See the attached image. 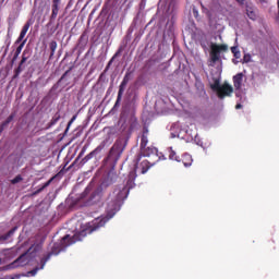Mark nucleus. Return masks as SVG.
Wrapping results in <instances>:
<instances>
[{
	"mask_svg": "<svg viewBox=\"0 0 279 279\" xmlns=\"http://www.w3.org/2000/svg\"><path fill=\"white\" fill-rule=\"evenodd\" d=\"M31 56H32V52L28 49H25L23 51L22 60H21L17 69L15 70V75H19L23 71V69H21V66H23V64H25L27 62V60H29Z\"/></svg>",
	"mask_w": 279,
	"mask_h": 279,
	"instance_id": "obj_12",
	"label": "nucleus"
},
{
	"mask_svg": "<svg viewBox=\"0 0 279 279\" xmlns=\"http://www.w3.org/2000/svg\"><path fill=\"white\" fill-rule=\"evenodd\" d=\"M136 180V170H133L128 175L126 184L121 186H116L113 189L112 194L109 195L111 202L107 205V215L106 217L96 218L93 222H88L81 231L76 232L73 236L66 234L61 240V245L63 247H69V245H73V243H77V241H84L87 234H93L99 228H104L106 223H108L109 219H112L121 210V202L123 199H128V195H130V190L136 186L134 183Z\"/></svg>",
	"mask_w": 279,
	"mask_h": 279,
	"instance_id": "obj_1",
	"label": "nucleus"
},
{
	"mask_svg": "<svg viewBox=\"0 0 279 279\" xmlns=\"http://www.w3.org/2000/svg\"><path fill=\"white\" fill-rule=\"evenodd\" d=\"M60 27V24H57V28Z\"/></svg>",
	"mask_w": 279,
	"mask_h": 279,
	"instance_id": "obj_40",
	"label": "nucleus"
},
{
	"mask_svg": "<svg viewBox=\"0 0 279 279\" xmlns=\"http://www.w3.org/2000/svg\"><path fill=\"white\" fill-rule=\"evenodd\" d=\"M157 161L154 160H143L137 161L136 157H135V172L140 171V173L145 174L147 171H149V169H151V167H154V165H156Z\"/></svg>",
	"mask_w": 279,
	"mask_h": 279,
	"instance_id": "obj_8",
	"label": "nucleus"
},
{
	"mask_svg": "<svg viewBox=\"0 0 279 279\" xmlns=\"http://www.w3.org/2000/svg\"><path fill=\"white\" fill-rule=\"evenodd\" d=\"M201 47L203 48V49H208V41L207 40H202L201 41Z\"/></svg>",
	"mask_w": 279,
	"mask_h": 279,
	"instance_id": "obj_32",
	"label": "nucleus"
},
{
	"mask_svg": "<svg viewBox=\"0 0 279 279\" xmlns=\"http://www.w3.org/2000/svg\"><path fill=\"white\" fill-rule=\"evenodd\" d=\"M130 80H132V72H126L119 86L118 98L116 104H119V101H121V98L123 97V93H125V87L130 83Z\"/></svg>",
	"mask_w": 279,
	"mask_h": 279,
	"instance_id": "obj_9",
	"label": "nucleus"
},
{
	"mask_svg": "<svg viewBox=\"0 0 279 279\" xmlns=\"http://www.w3.org/2000/svg\"><path fill=\"white\" fill-rule=\"evenodd\" d=\"M245 8H246V15L248 16V19H251V21H256V9L254 8V4H252V2H246L245 3Z\"/></svg>",
	"mask_w": 279,
	"mask_h": 279,
	"instance_id": "obj_13",
	"label": "nucleus"
},
{
	"mask_svg": "<svg viewBox=\"0 0 279 279\" xmlns=\"http://www.w3.org/2000/svg\"><path fill=\"white\" fill-rule=\"evenodd\" d=\"M180 162H183L184 167H191L193 165V157L190 154H184L180 158Z\"/></svg>",
	"mask_w": 279,
	"mask_h": 279,
	"instance_id": "obj_18",
	"label": "nucleus"
},
{
	"mask_svg": "<svg viewBox=\"0 0 279 279\" xmlns=\"http://www.w3.org/2000/svg\"><path fill=\"white\" fill-rule=\"evenodd\" d=\"M278 9H279V0H278ZM277 22L279 23V15L277 17Z\"/></svg>",
	"mask_w": 279,
	"mask_h": 279,
	"instance_id": "obj_39",
	"label": "nucleus"
},
{
	"mask_svg": "<svg viewBox=\"0 0 279 279\" xmlns=\"http://www.w3.org/2000/svg\"><path fill=\"white\" fill-rule=\"evenodd\" d=\"M71 71H73V66H71L69 70H66L63 75L60 77V80L58 81L57 84H62V82H64V80H66V75H69L71 73Z\"/></svg>",
	"mask_w": 279,
	"mask_h": 279,
	"instance_id": "obj_25",
	"label": "nucleus"
},
{
	"mask_svg": "<svg viewBox=\"0 0 279 279\" xmlns=\"http://www.w3.org/2000/svg\"><path fill=\"white\" fill-rule=\"evenodd\" d=\"M16 58H19V54H16V52L13 56V60H16Z\"/></svg>",
	"mask_w": 279,
	"mask_h": 279,
	"instance_id": "obj_38",
	"label": "nucleus"
},
{
	"mask_svg": "<svg viewBox=\"0 0 279 279\" xmlns=\"http://www.w3.org/2000/svg\"><path fill=\"white\" fill-rule=\"evenodd\" d=\"M25 43H27V39H25L24 41H22V43L20 44V46L16 48V50H15L16 56H21V51H23V48L25 47Z\"/></svg>",
	"mask_w": 279,
	"mask_h": 279,
	"instance_id": "obj_27",
	"label": "nucleus"
},
{
	"mask_svg": "<svg viewBox=\"0 0 279 279\" xmlns=\"http://www.w3.org/2000/svg\"><path fill=\"white\" fill-rule=\"evenodd\" d=\"M251 58H252V57H251L250 54H245L244 58H243V60H244V62L247 63V62H250Z\"/></svg>",
	"mask_w": 279,
	"mask_h": 279,
	"instance_id": "obj_34",
	"label": "nucleus"
},
{
	"mask_svg": "<svg viewBox=\"0 0 279 279\" xmlns=\"http://www.w3.org/2000/svg\"><path fill=\"white\" fill-rule=\"evenodd\" d=\"M29 250H34V252H38V250H40V245H33Z\"/></svg>",
	"mask_w": 279,
	"mask_h": 279,
	"instance_id": "obj_35",
	"label": "nucleus"
},
{
	"mask_svg": "<svg viewBox=\"0 0 279 279\" xmlns=\"http://www.w3.org/2000/svg\"><path fill=\"white\" fill-rule=\"evenodd\" d=\"M123 142H116L110 148L107 158L104 159L105 167L114 169V167H117V162H119V158H121V154H123Z\"/></svg>",
	"mask_w": 279,
	"mask_h": 279,
	"instance_id": "obj_3",
	"label": "nucleus"
},
{
	"mask_svg": "<svg viewBox=\"0 0 279 279\" xmlns=\"http://www.w3.org/2000/svg\"><path fill=\"white\" fill-rule=\"evenodd\" d=\"M58 121H60V113L59 112H57L53 117H52V119L50 120V122L48 123V129L49 128H53V125H56V123H58Z\"/></svg>",
	"mask_w": 279,
	"mask_h": 279,
	"instance_id": "obj_22",
	"label": "nucleus"
},
{
	"mask_svg": "<svg viewBox=\"0 0 279 279\" xmlns=\"http://www.w3.org/2000/svg\"><path fill=\"white\" fill-rule=\"evenodd\" d=\"M29 27H32V22H26L22 28V34H27V32H29Z\"/></svg>",
	"mask_w": 279,
	"mask_h": 279,
	"instance_id": "obj_28",
	"label": "nucleus"
},
{
	"mask_svg": "<svg viewBox=\"0 0 279 279\" xmlns=\"http://www.w3.org/2000/svg\"><path fill=\"white\" fill-rule=\"evenodd\" d=\"M231 52L233 53L236 60L241 58V51L239 50V46L231 47Z\"/></svg>",
	"mask_w": 279,
	"mask_h": 279,
	"instance_id": "obj_24",
	"label": "nucleus"
},
{
	"mask_svg": "<svg viewBox=\"0 0 279 279\" xmlns=\"http://www.w3.org/2000/svg\"><path fill=\"white\" fill-rule=\"evenodd\" d=\"M19 230V227H13L9 232L3 235H0V241H8L11 236L14 235V232Z\"/></svg>",
	"mask_w": 279,
	"mask_h": 279,
	"instance_id": "obj_20",
	"label": "nucleus"
},
{
	"mask_svg": "<svg viewBox=\"0 0 279 279\" xmlns=\"http://www.w3.org/2000/svg\"><path fill=\"white\" fill-rule=\"evenodd\" d=\"M240 5H245V0H235Z\"/></svg>",
	"mask_w": 279,
	"mask_h": 279,
	"instance_id": "obj_36",
	"label": "nucleus"
},
{
	"mask_svg": "<svg viewBox=\"0 0 279 279\" xmlns=\"http://www.w3.org/2000/svg\"><path fill=\"white\" fill-rule=\"evenodd\" d=\"M62 252V247L60 245L54 244L53 247L51 248V252L46 254L41 259H40V267H35L33 270H31L32 276H36L40 269H45V266L47 265L48 260H51V256H58Z\"/></svg>",
	"mask_w": 279,
	"mask_h": 279,
	"instance_id": "obj_6",
	"label": "nucleus"
},
{
	"mask_svg": "<svg viewBox=\"0 0 279 279\" xmlns=\"http://www.w3.org/2000/svg\"><path fill=\"white\" fill-rule=\"evenodd\" d=\"M54 180H56V175L50 178L41 187L33 192V196H36V195H39V193H43L44 189H47V186H49L51 182H53Z\"/></svg>",
	"mask_w": 279,
	"mask_h": 279,
	"instance_id": "obj_19",
	"label": "nucleus"
},
{
	"mask_svg": "<svg viewBox=\"0 0 279 279\" xmlns=\"http://www.w3.org/2000/svg\"><path fill=\"white\" fill-rule=\"evenodd\" d=\"M147 134H149V130L144 129L143 134L141 136L140 149H145V147H147V144L149 143Z\"/></svg>",
	"mask_w": 279,
	"mask_h": 279,
	"instance_id": "obj_17",
	"label": "nucleus"
},
{
	"mask_svg": "<svg viewBox=\"0 0 279 279\" xmlns=\"http://www.w3.org/2000/svg\"><path fill=\"white\" fill-rule=\"evenodd\" d=\"M221 53H228V45L211 43L209 58L213 65L221 62Z\"/></svg>",
	"mask_w": 279,
	"mask_h": 279,
	"instance_id": "obj_4",
	"label": "nucleus"
},
{
	"mask_svg": "<svg viewBox=\"0 0 279 279\" xmlns=\"http://www.w3.org/2000/svg\"><path fill=\"white\" fill-rule=\"evenodd\" d=\"M241 108H243V105L241 104L235 105V110H241Z\"/></svg>",
	"mask_w": 279,
	"mask_h": 279,
	"instance_id": "obj_37",
	"label": "nucleus"
},
{
	"mask_svg": "<svg viewBox=\"0 0 279 279\" xmlns=\"http://www.w3.org/2000/svg\"><path fill=\"white\" fill-rule=\"evenodd\" d=\"M76 119H77V116L72 117V119L68 123L66 131L71 128V125L73 124V121H75Z\"/></svg>",
	"mask_w": 279,
	"mask_h": 279,
	"instance_id": "obj_31",
	"label": "nucleus"
},
{
	"mask_svg": "<svg viewBox=\"0 0 279 279\" xmlns=\"http://www.w3.org/2000/svg\"><path fill=\"white\" fill-rule=\"evenodd\" d=\"M169 158L170 160H175V162H180V156L175 154V150H173V148H170Z\"/></svg>",
	"mask_w": 279,
	"mask_h": 279,
	"instance_id": "obj_23",
	"label": "nucleus"
},
{
	"mask_svg": "<svg viewBox=\"0 0 279 279\" xmlns=\"http://www.w3.org/2000/svg\"><path fill=\"white\" fill-rule=\"evenodd\" d=\"M233 86L235 90H241L243 86V73L240 72L233 76Z\"/></svg>",
	"mask_w": 279,
	"mask_h": 279,
	"instance_id": "obj_15",
	"label": "nucleus"
},
{
	"mask_svg": "<svg viewBox=\"0 0 279 279\" xmlns=\"http://www.w3.org/2000/svg\"><path fill=\"white\" fill-rule=\"evenodd\" d=\"M119 177L114 172H108V174L104 178L100 185L90 194L89 199L87 201L88 205L97 204L104 197L108 187L112 186Z\"/></svg>",
	"mask_w": 279,
	"mask_h": 279,
	"instance_id": "obj_2",
	"label": "nucleus"
},
{
	"mask_svg": "<svg viewBox=\"0 0 279 279\" xmlns=\"http://www.w3.org/2000/svg\"><path fill=\"white\" fill-rule=\"evenodd\" d=\"M114 58H117V54L110 59L106 69H110V65L112 64V62H114Z\"/></svg>",
	"mask_w": 279,
	"mask_h": 279,
	"instance_id": "obj_33",
	"label": "nucleus"
},
{
	"mask_svg": "<svg viewBox=\"0 0 279 279\" xmlns=\"http://www.w3.org/2000/svg\"><path fill=\"white\" fill-rule=\"evenodd\" d=\"M27 263H29L27 255H22L12 263V267H25Z\"/></svg>",
	"mask_w": 279,
	"mask_h": 279,
	"instance_id": "obj_16",
	"label": "nucleus"
},
{
	"mask_svg": "<svg viewBox=\"0 0 279 279\" xmlns=\"http://www.w3.org/2000/svg\"><path fill=\"white\" fill-rule=\"evenodd\" d=\"M12 121H14V113H11L8 118L5 122H2V128H7V125H10V123H12Z\"/></svg>",
	"mask_w": 279,
	"mask_h": 279,
	"instance_id": "obj_26",
	"label": "nucleus"
},
{
	"mask_svg": "<svg viewBox=\"0 0 279 279\" xmlns=\"http://www.w3.org/2000/svg\"><path fill=\"white\" fill-rule=\"evenodd\" d=\"M124 125L128 128V134H132L138 125V120L136 117H131L124 122Z\"/></svg>",
	"mask_w": 279,
	"mask_h": 279,
	"instance_id": "obj_10",
	"label": "nucleus"
},
{
	"mask_svg": "<svg viewBox=\"0 0 279 279\" xmlns=\"http://www.w3.org/2000/svg\"><path fill=\"white\" fill-rule=\"evenodd\" d=\"M25 36H27V34L21 32L19 38L15 41V45L23 43V38H25Z\"/></svg>",
	"mask_w": 279,
	"mask_h": 279,
	"instance_id": "obj_30",
	"label": "nucleus"
},
{
	"mask_svg": "<svg viewBox=\"0 0 279 279\" xmlns=\"http://www.w3.org/2000/svg\"><path fill=\"white\" fill-rule=\"evenodd\" d=\"M62 3V0H52V5H51V15H50V21H56L58 19V12H60V4Z\"/></svg>",
	"mask_w": 279,
	"mask_h": 279,
	"instance_id": "obj_11",
	"label": "nucleus"
},
{
	"mask_svg": "<svg viewBox=\"0 0 279 279\" xmlns=\"http://www.w3.org/2000/svg\"><path fill=\"white\" fill-rule=\"evenodd\" d=\"M211 90L217 93L219 99H223L225 97H230L232 93H234V88H232V85L225 83L221 85L219 80H215L214 84L210 85Z\"/></svg>",
	"mask_w": 279,
	"mask_h": 279,
	"instance_id": "obj_5",
	"label": "nucleus"
},
{
	"mask_svg": "<svg viewBox=\"0 0 279 279\" xmlns=\"http://www.w3.org/2000/svg\"><path fill=\"white\" fill-rule=\"evenodd\" d=\"M104 150V146L99 145L97 148H95L93 151H90L88 155H86L83 159L82 162L83 165H86L88 160H92L93 157L97 156V154H101Z\"/></svg>",
	"mask_w": 279,
	"mask_h": 279,
	"instance_id": "obj_14",
	"label": "nucleus"
},
{
	"mask_svg": "<svg viewBox=\"0 0 279 279\" xmlns=\"http://www.w3.org/2000/svg\"><path fill=\"white\" fill-rule=\"evenodd\" d=\"M49 48H50V58H53V56H56V49H58V41L56 40L50 41Z\"/></svg>",
	"mask_w": 279,
	"mask_h": 279,
	"instance_id": "obj_21",
	"label": "nucleus"
},
{
	"mask_svg": "<svg viewBox=\"0 0 279 279\" xmlns=\"http://www.w3.org/2000/svg\"><path fill=\"white\" fill-rule=\"evenodd\" d=\"M19 182H23V177H21V174L11 180V184H19Z\"/></svg>",
	"mask_w": 279,
	"mask_h": 279,
	"instance_id": "obj_29",
	"label": "nucleus"
},
{
	"mask_svg": "<svg viewBox=\"0 0 279 279\" xmlns=\"http://www.w3.org/2000/svg\"><path fill=\"white\" fill-rule=\"evenodd\" d=\"M151 158L155 162H160V157L158 156V148L154 146H145L144 148H140V153L136 155V161L141 162V158Z\"/></svg>",
	"mask_w": 279,
	"mask_h": 279,
	"instance_id": "obj_7",
	"label": "nucleus"
}]
</instances>
